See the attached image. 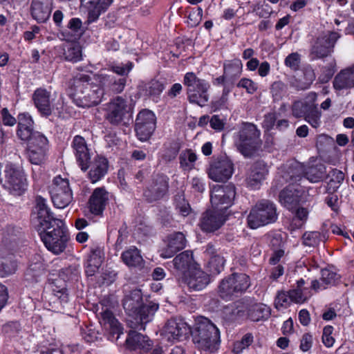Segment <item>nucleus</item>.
Returning a JSON list of instances; mask_svg holds the SVG:
<instances>
[{
  "label": "nucleus",
  "mask_w": 354,
  "mask_h": 354,
  "mask_svg": "<svg viewBox=\"0 0 354 354\" xmlns=\"http://www.w3.org/2000/svg\"><path fill=\"white\" fill-rule=\"evenodd\" d=\"M52 0H32L31 15L39 23L45 22L50 17Z\"/></svg>",
  "instance_id": "36"
},
{
  "label": "nucleus",
  "mask_w": 354,
  "mask_h": 354,
  "mask_svg": "<svg viewBox=\"0 0 354 354\" xmlns=\"http://www.w3.org/2000/svg\"><path fill=\"white\" fill-rule=\"evenodd\" d=\"M169 178L165 175H158L153 179L152 184L144 192V196L149 202H153L163 198L167 194Z\"/></svg>",
  "instance_id": "24"
},
{
  "label": "nucleus",
  "mask_w": 354,
  "mask_h": 354,
  "mask_svg": "<svg viewBox=\"0 0 354 354\" xmlns=\"http://www.w3.org/2000/svg\"><path fill=\"white\" fill-rule=\"evenodd\" d=\"M5 186L14 194L21 195L27 188V181L21 168L12 164L6 167Z\"/></svg>",
  "instance_id": "15"
},
{
  "label": "nucleus",
  "mask_w": 354,
  "mask_h": 354,
  "mask_svg": "<svg viewBox=\"0 0 354 354\" xmlns=\"http://www.w3.org/2000/svg\"><path fill=\"white\" fill-rule=\"evenodd\" d=\"M17 262L10 259H0V275L6 277L14 274L17 270Z\"/></svg>",
  "instance_id": "47"
},
{
  "label": "nucleus",
  "mask_w": 354,
  "mask_h": 354,
  "mask_svg": "<svg viewBox=\"0 0 354 354\" xmlns=\"http://www.w3.org/2000/svg\"><path fill=\"white\" fill-rule=\"evenodd\" d=\"M35 201L36 213H34L32 216V222L35 227L48 225V223L53 222L54 220L57 219L53 216L45 198L38 196Z\"/></svg>",
  "instance_id": "25"
},
{
  "label": "nucleus",
  "mask_w": 354,
  "mask_h": 354,
  "mask_svg": "<svg viewBox=\"0 0 354 354\" xmlns=\"http://www.w3.org/2000/svg\"><path fill=\"white\" fill-rule=\"evenodd\" d=\"M183 84L187 87V93L190 103L205 106L209 100V83L201 79L193 72L185 73Z\"/></svg>",
  "instance_id": "8"
},
{
  "label": "nucleus",
  "mask_w": 354,
  "mask_h": 354,
  "mask_svg": "<svg viewBox=\"0 0 354 354\" xmlns=\"http://www.w3.org/2000/svg\"><path fill=\"white\" fill-rule=\"evenodd\" d=\"M109 200V192L104 187H97L93 192L89 201L88 208L95 215H100L104 211Z\"/></svg>",
  "instance_id": "31"
},
{
  "label": "nucleus",
  "mask_w": 354,
  "mask_h": 354,
  "mask_svg": "<svg viewBox=\"0 0 354 354\" xmlns=\"http://www.w3.org/2000/svg\"><path fill=\"white\" fill-rule=\"evenodd\" d=\"M335 64H331L330 66L324 67L322 69V73L319 76V81L322 83L328 82L335 72Z\"/></svg>",
  "instance_id": "61"
},
{
  "label": "nucleus",
  "mask_w": 354,
  "mask_h": 354,
  "mask_svg": "<svg viewBox=\"0 0 354 354\" xmlns=\"http://www.w3.org/2000/svg\"><path fill=\"white\" fill-rule=\"evenodd\" d=\"M277 216L275 205L268 200H262L250 210L248 216V225L251 229H257L275 222Z\"/></svg>",
  "instance_id": "9"
},
{
  "label": "nucleus",
  "mask_w": 354,
  "mask_h": 354,
  "mask_svg": "<svg viewBox=\"0 0 354 354\" xmlns=\"http://www.w3.org/2000/svg\"><path fill=\"white\" fill-rule=\"evenodd\" d=\"M122 261L129 268L142 270L145 265V261L141 252L136 246H130L121 254Z\"/></svg>",
  "instance_id": "32"
},
{
  "label": "nucleus",
  "mask_w": 354,
  "mask_h": 354,
  "mask_svg": "<svg viewBox=\"0 0 354 354\" xmlns=\"http://www.w3.org/2000/svg\"><path fill=\"white\" fill-rule=\"evenodd\" d=\"M112 2L113 0H89L87 3L88 21H95L102 12L108 9Z\"/></svg>",
  "instance_id": "39"
},
{
  "label": "nucleus",
  "mask_w": 354,
  "mask_h": 354,
  "mask_svg": "<svg viewBox=\"0 0 354 354\" xmlns=\"http://www.w3.org/2000/svg\"><path fill=\"white\" fill-rule=\"evenodd\" d=\"M321 273V281L325 285L334 284L338 279L337 274L330 268L322 269Z\"/></svg>",
  "instance_id": "57"
},
{
  "label": "nucleus",
  "mask_w": 354,
  "mask_h": 354,
  "mask_svg": "<svg viewBox=\"0 0 354 354\" xmlns=\"http://www.w3.org/2000/svg\"><path fill=\"white\" fill-rule=\"evenodd\" d=\"M304 280L301 279L297 281V288L290 290L292 302L302 304L311 297V290L304 287Z\"/></svg>",
  "instance_id": "40"
},
{
  "label": "nucleus",
  "mask_w": 354,
  "mask_h": 354,
  "mask_svg": "<svg viewBox=\"0 0 354 354\" xmlns=\"http://www.w3.org/2000/svg\"><path fill=\"white\" fill-rule=\"evenodd\" d=\"M253 342V336L248 333L245 335L241 341L234 342L232 351L235 354H240L248 348Z\"/></svg>",
  "instance_id": "53"
},
{
  "label": "nucleus",
  "mask_w": 354,
  "mask_h": 354,
  "mask_svg": "<svg viewBox=\"0 0 354 354\" xmlns=\"http://www.w3.org/2000/svg\"><path fill=\"white\" fill-rule=\"evenodd\" d=\"M32 100L38 112L45 117L50 115L54 110L50 100V92L43 88H37Z\"/></svg>",
  "instance_id": "27"
},
{
  "label": "nucleus",
  "mask_w": 354,
  "mask_h": 354,
  "mask_svg": "<svg viewBox=\"0 0 354 354\" xmlns=\"http://www.w3.org/2000/svg\"><path fill=\"white\" fill-rule=\"evenodd\" d=\"M237 87L245 89L247 93L253 94L258 88L257 84L250 78H241L237 83Z\"/></svg>",
  "instance_id": "58"
},
{
  "label": "nucleus",
  "mask_w": 354,
  "mask_h": 354,
  "mask_svg": "<svg viewBox=\"0 0 354 354\" xmlns=\"http://www.w3.org/2000/svg\"><path fill=\"white\" fill-rule=\"evenodd\" d=\"M304 116H305V120L313 128L319 127L321 123V113L313 104Z\"/></svg>",
  "instance_id": "49"
},
{
  "label": "nucleus",
  "mask_w": 354,
  "mask_h": 354,
  "mask_svg": "<svg viewBox=\"0 0 354 354\" xmlns=\"http://www.w3.org/2000/svg\"><path fill=\"white\" fill-rule=\"evenodd\" d=\"M334 328L332 326H326L323 329L322 333V343L327 348H330L333 346L335 340L333 337Z\"/></svg>",
  "instance_id": "56"
},
{
  "label": "nucleus",
  "mask_w": 354,
  "mask_h": 354,
  "mask_svg": "<svg viewBox=\"0 0 354 354\" xmlns=\"http://www.w3.org/2000/svg\"><path fill=\"white\" fill-rule=\"evenodd\" d=\"M33 124L32 118L28 113H23L18 115L17 134L21 140L28 142L37 132L33 131Z\"/></svg>",
  "instance_id": "35"
},
{
  "label": "nucleus",
  "mask_w": 354,
  "mask_h": 354,
  "mask_svg": "<svg viewBox=\"0 0 354 354\" xmlns=\"http://www.w3.org/2000/svg\"><path fill=\"white\" fill-rule=\"evenodd\" d=\"M126 344L130 350H141L145 352L151 348L152 342L147 336L131 330L126 339Z\"/></svg>",
  "instance_id": "37"
},
{
  "label": "nucleus",
  "mask_w": 354,
  "mask_h": 354,
  "mask_svg": "<svg viewBox=\"0 0 354 354\" xmlns=\"http://www.w3.org/2000/svg\"><path fill=\"white\" fill-rule=\"evenodd\" d=\"M250 277L244 273H233L220 283L218 292L224 299H232L244 293L250 286Z\"/></svg>",
  "instance_id": "10"
},
{
  "label": "nucleus",
  "mask_w": 354,
  "mask_h": 354,
  "mask_svg": "<svg viewBox=\"0 0 354 354\" xmlns=\"http://www.w3.org/2000/svg\"><path fill=\"white\" fill-rule=\"evenodd\" d=\"M281 167L279 168L277 175L273 181V186L278 188L279 185H283V183H288L285 189L279 193V202L286 208L290 211H293L297 205L302 201L304 189L300 185L297 184L295 178L293 180L290 179V175L284 174V178L281 177L280 170Z\"/></svg>",
  "instance_id": "6"
},
{
  "label": "nucleus",
  "mask_w": 354,
  "mask_h": 354,
  "mask_svg": "<svg viewBox=\"0 0 354 354\" xmlns=\"http://www.w3.org/2000/svg\"><path fill=\"white\" fill-rule=\"evenodd\" d=\"M299 64L300 56L297 53H292L290 54L285 59L286 66L294 71L298 69Z\"/></svg>",
  "instance_id": "60"
},
{
  "label": "nucleus",
  "mask_w": 354,
  "mask_h": 354,
  "mask_svg": "<svg viewBox=\"0 0 354 354\" xmlns=\"http://www.w3.org/2000/svg\"><path fill=\"white\" fill-rule=\"evenodd\" d=\"M292 302L290 291L288 292H279L275 300H274V306L275 308L278 310H281L283 308H286L288 307L291 303Z\"/></svg>",
  "instance_id": "50"
},
{
  "label": "nucleus",
  "mask_w": 354,
  "mask_h": 354,
  "mask_svg": "<svg viewBox=\"0 0 354 354\" xmlns=\"http://www.w3.org/2000/svg\"><path fill=\"white\" fill-rule=\"evenodd\" d=\"M235 194V187L232 185H214L210 195L213 209L225 213L232 205Z\"/></svg>",
  "instance_id": "13"
},
{
  "label": "nucleus",
  "mask_w": 354,
  "mask_h": 354,
  "mask_svg": "<svg viewBox=\"0 0 354 354\" xmlns=\"http://www.w3.org/2000/svg\"><path fill=\"white\" fill-rule=\"evenodd\" d=\"M131 117L130 107L127 100L122 97H116L108 104L106 118L111 124H118Z\"/></svg>",
  "instance_id": "18"
},
{
  "label": "nucleus",
  "mask_w": 354,
  "mask_h": 354,
  "mask_svg": "<svg viewBox=\"0 0 354 354\" xmlns=\"http://www.w3.org/2000/svg\"><path fill=\"white\" fill-rule=\"evenodd\" d=\"M295 211V218L297 220L298 223H296V227H300L306 221L308 216V210L304 207H299L295 209L292 212Z\"/></svg>",
  "instance_id": "59"
},
{
  "label": "nucleus",
  "mask_w": 354,
  "mask_h": 354,
  "mask_svg": "<svg viewBox=\"0 0 354 354\" xmlns=\"http://www.w3.org/2000/svg\"><path fill=\"white\" fill-rule=\"evenodd\" d=\"M326 172V167L322 164L306 167L295 160L287 162L280 170L282 178H284L283 174L288 173L291 180L295 178V182L301 183H304L306 180L313 183L320 182L325 177Z\"/></svg>",
  "instance_id": "5"
},
{
  "label": "nucleus",
  "mask_w": 354,
  "mask_h": 354,
  "mask_svg": "<svg viewBox=\"0 0 354 354\" xmlns=\"http://www.w3.org/2000/svg\"><path fill=\"white\" fill-rule=\"evenodd\" d=\"M72 147L78 165L83 171H86L88 169V162L91 160V156L85 139L80 136H75L73 138Z\"/></svg>",
  "instance_id": "29"
},
{
  "label": "nucleus",
  "mask_w": 354,
  "mask_h": 354,
  "mask_svg": "<svg viewBox=\"0 0 354 354\" xmlns=\"http://www.w3.org/2000/svg\"><path fill=\"white\" fill-rule=\"evenodd\" d=\"M156 115L149 110L139 112L136 120L135 131L137 138L142 142L147 141L156 129Z\"/></svg>",
  "instance_id": "17"
},
{
  "label": "nucleus",
  "mask_w": 354,
  "mask_h": 354,
  "mask_svg": "<svg viewBox=\"0 0 354 354\" xmlns=\"http://www.w3.org/2000/svg\"><path fill=\"white\" fill-rule=\"evenodd\" d=\"M313 335L310 333H305L303 335L301 342H300V349L306 352L308 351L312 346H313Z\"/></svg>",
  "instance_id": "62"
},
{
  "label": "nucleus",
  "mask_w": 354,
  "mask_h": 354,
  "mask_svg": "<svg viewBox=\"0 0 354 354\" xmlns=\"http://www.w3.org/2000/svg\"><path fill=\"white\" fill-rule=\"evenodd\" d=\"M202 17L203 9L201 7H198L196 9L193 8L188 14L187 22L191 27H195L200 24Z\"/></svg>",
  "instance_id": "54"
},
{
  "label": "nucleus",
  "mask_w": 354,
  "mask_h": 354,
  "mask_svg": "<svg viewBox=\"0 0 354 354\" xmlns=\"http://www.w3.org/2000/svg\"><path fill=\"white\" fill-rule=\"evenodd\" d=\"M191 332L188 324L180 318L171 319L165 324L162 335L169 342L186 339Z\"/></svg>",
  "instance_id": "19"
},
{
  "label": "nucleus",
  "mask_w": 354,
  "mask_h": 354,
  "mask_svg": "<svg viewBox=\"0 0 354 354\" xmlns=\"http://www.w3.org/2000/svg\"><path fill=\"white\" fill-rule=\"evenodd\" d=\"M234 166L232 161L225 156L214 158L209 164L207 174L215 182H225L232 176Z\"/></svg>",
  "instance_id": "16"
},
{
  "label": "nucleus",
  "mask_w": 354,
  "mask_h": 354,
  "mask_svg": "<svg viewBox=\"0 0 354 354\" xmlns=\"http://www.w3.org/2000/svg\"><path fill=\"white\" fill-rule=\"evenodd\" d=\"M197 156L192 149H186L182 151L179 156L180 167L187 171L194 168Z\"/></svg>",
  "instance_id": "42"
},
{
  "label": "nucleus",
  "mask_w": 354,
  "mask_h": 354,
  "mask_svg": "<svg viewBox=\"0 0 354 354\" xmlns=\"http://www.w3.org/2000/svg\"><path fill=\"white\" fill-rule=\"evenodd\" d=\"M186 240L182 232H175L170 234L165 241V246L160 250V256L163 259H169L178 251L185 247Z\"/></svg>",
  "instance_id": "28"
},
{
  "label": "nucleus",
  "mask_w": 354,
  "mask_h": 354,
  "mask_svg": "<svg viewBox=\"0 0 354 354\" xmlns=\"http://www.w3.org/2000/svg\"><path fill=\"white\" fill-rule=\"evenodd\" d=\"M333 88L337 94L354 88V70L341 71L334 78Z\"/></svg>",
  "instance_id": "33"
},
{
  "label": "nucleus",
  "mask_w": 354,
  "mask_h": 354,
  "mask_svg": "<svg viewBox=\"0 0 354 354\" xmlns=\"http://www.w3.org/2000/svg\"><path fill=\"white\" fill-rule=\"evenodd\" d=\"M232 319H250L259 322L266 319L270 315V308L263 304H248L239 301L232 304L231 308Z\"/></svg>",
  "instance_id": "11"
},
{
  "label": "nucleus",
  "mask_w": 354,
  "mask_h": 354,
  "mask_svg": "<svg viewBox=\"0 0 354 354\" xmlns=\"http://www.w3.org/2000/svg\"><path fill=\"white\" fill-rule=\"evenodd\" d=\"M48 148L46 137L40 132L35 133L27 145V154L30 162L35 165L43 164L46 159Z\"/></svg>",
  "instance_id": "14"
},
{
  "label": "nucleus",
  "mask_w": 354,
  "mask_h": 354,
  "mask_svg": "<svg viewBox=\"0 0 354 354\" xmlns=\"http://www.w3.org/2000/svg\"><path fill=\"white\" fill-rule=\"evenodd\" d=\"M339 35L335 32H328L317 39L313 48V52L319 57H324L330 54Z\"/></svg>",
  "instance_id": "30"
},
{
  "label": "nucleus",
  "mask_w": 354,
  "mask_h": 354,
  "mask_svg": "<svg viewBox=\"0 0 354 354\" xmlns=\"http://www.w3.org/2000/svg\"><path fill=\"white\" fill-rule=\"evenodd\" d=\"M180 283L186 284L193 290H201L209 283V276L200 268L199 265L195 266L189 274H186Z\"/></svg>",
  "instance_id": "22"
},
{
  "label": "nucleus",
  "mask_w": 354,
  "mask_h": 354,
  "mask_svg": "<svg viewBox=\"0 0 354 354\" xmlns=\"http://www.w3.org/2000/svg\"><path fill=\"white\" fill-rule=\"evenodd\" d=\"M80 74L70 83L68 95L79 107L87 108L98 104L104 95V86L109 82V77L102 71L92 75Z\"/></svg>",
  "instance_id": "1"
},
{
  "label": "nucleus",
  "mask_w": 354,
  "mask_h": 354,
  "mask_svg": "<svg viewBox=\"0 0 354 354\" xmlns=\"http://www.w3.org/2000/svg\"><path fill=\"white\" fill-rule=\"evenodd\" d=\"M123 307L130 316L134 317L137 322L142 325L151 320L155 313L158 310L159 305L153 301H149L144 305L141 290L134 289L129 294L125 295L123 300ZM139 329L145 330V327L141 326Z\"/></svg>",
  "instance_id": "4"
},
{
  "label": "nucleus",
  "mask_w": 354,
  "mask_h": 354,
  "mask_svg": "<svg viewBox=\"0 0 354 354\" xmlns=\"http://www.w3.org/2000/svg\"><path fill=\"white\" fill-rule=\"evenodd\" d=\"M68 28L75 39L79 38L82 35V23L79 18H72L68 22Z\"/></svg>",
  "instance_id": "55"
},
{
  "label": "nucleus",
  "mask_w": 354,
  "mask_h": 354,
  "mask_svg": "<svg viewBox=\"0 0 354 354\" xmlns=\"http://www.w3.org/2000/svg\"><path fill=\"white\" fill-rule=\"evenodd\" d=\"M260 131L256 125L242 122L239 131L234 136V145L245 157L252 156L260 146Z\"/></svg>",
  "instance_id": "7"
},
{
  "label": "nucleus",
  "mask_w": 354,
  "mask_h": 354,
  "mask_svg": "<svg viewBox=\"0 0 354 354\" xmlns=\"http://www.w3.org/2000/svg\"><path fill=\"white\" fill-rule=\"evenodd\" d=\"M243 64L239 59L227 60L223 64V72L232 80L239 77L242 73Z\"/></svg>",
  "instance_id": "41"
},
{
  "label": "nucleus",
  "mask_w": 354,
  "mask_h": 354,
  "mask_svg": "<svg viewBox=\"0 0 354 354\" xmlns=\"http://www.w3.org/2000/svg\"><path fill=\"white\" fill-rule=\"evenodd\" d=\"M99 322L106 330L113 334H118L121 331V326L118 321L115 318L112 312L108 309L100 313Z\"/></svg>",
  "instance_id": "38"
},
{
  "label": "nucleus",
  "mask_w": 354,
  "mask_h": 354,
  "mask_svg": "<svg viewBox=\"0 0 354 354\" xmlns=\"http://www.w3.org/2000/svg\"><path fill=\"white\" fill-rule=\"evenodd\" d=\"M204 257L207 261L205 267L209 274L216 275L223 270L226 260L223 253L218 252L212 244L206 246Z\"/></svg>",
  "instance_id": "20"
},
{
  "label": "nucleus",
  "mask_w": 354,
  "mask_h": 354,
  "mask_svg": "<svg viewBox=\"0 0 354 354\" xmlns=\"http://www.w3.org/2000/svg\"><path fill=\"white\" fill-rule=\"evenodd\" d=\"M133 66L131 62H127L125 64L113 62L109 65V69L118 75H126L132 70Z\"/></svg>",
  "instance_id": "51"
},
{
  "label": "nucleus",
  "mask_w": 354,
  "mask_h": 354,
  "mask_svg": "<svg viewBox=\"0 0 354 354\" xmlns=\"http://www.w3.org/2000/svg\"><path fill=\"white\" fill-rule=\"evenodd\" d=\"M268 173L267 167L263 162L254 163L246 178L247 186L252 189H259L261 181L265 179Z\"/></svg>",
  "instance_id": "34"
},
{
  "label": "nucleus",
  "mask_w": 354,
  "mask_h": 354,
  "mask_svg": "<svg viewBox=\"0 0 354 354\" xmlns=\"http://www.w3.org/2000/svg\"><path fill=\"white\" fill-rule=\"evenodd\" d=\"M37 261L34 264H31L28 268L26 272V276L31 275L32 272H35V273L33 274L32 275L34 277H36L41 273L43 270V264L42 262L41 261V257L39 256H37Z\"/></svg>",
  "instance_id": "63"
},
{
  "label": "nucleus",
  "mask_w": 354,
  "mask_h": 354,
  "mask_svg": "<svg viewBox=\"0 0 354 354\" xmlns=\"http://www.w3.org/2000/svg\"><path fill=\"white\" fill-rule=\"evenodd\" d=\"M103 261L102 257L96 252H93L87 261L86 273L88 276H92L98 270Z\"/></svg>",
  "instance_id": "45"
},
{
  "label": "nucleus",
  "mask_w": 354,
  "mask_h": 354,
  "mask_svg": "<svg viewBox=\"0 0 354 354\" xmlns=\"http://www.w3.org/2000/svg\"><path fill=\"white\" fill-rule=\"evenodd\" d=\"M50 194L54 206L59 209L65 208L73 201V193L68 180L60 176L54 178Z\"/></svg>",
  "instance_id": "12"
},
{
  "label": "nucleus",
  "mask_w": 354,
  "mask_h": 354,
  "mask_svg": "<svg viewBox=\"0 0 354 354\" xmlns=\"http://www.w3.org/2000/svg\"><path fill=\"white\" fill-rule=\"evenodd\" d=\"M192 335L193 342L199 350L208 353L218 351L221 342L220 331L209 319L198 317L195 319Z\"/></svg>",
  "instance_id": "2"
},
{
  "label": "nucleus",
  "mask_w": 354,
  "mask_h": 354,
  "mask_svg": "<svg viewBox=\"0 0 354 354\" xmlns=\"http://www.w3.org/2000/svg\"><path fill=\"white\" fill-rule=\"evenodd\" d=\"M46 249L54 254L64 251L68 241L67 228L62 219L35 227Z\"/></svg>",
  "instance_id": "3"
},
{
  "label": "nucleus",
  "mask_w": 354,
  "mask_h": 354,
  "mask_svg": "<svg viewBox=\"0 0 354 354\" xmlns=\"http://www.w3.org/2000/svg\"><path fill=\"white\" fill-rule=\"evenodd\" d=\"M66 59L72 62H77L82 60V48L76 44H71L65 51Z\"/></svg>",
  "instance_id": "48"
},
{
  "label": "nucleus",
  "mask_w": 354,
  "mask_h": 354,
  "mask_svg": "<svg viewBox=\"0 0 354 354\" xmlns=\"http://www.w3.org/2000/svg\"><path fill=\"white\" fill-rule=\"evenodd\" d=\"M277 120V115L274 112L268 113L265 115L263 122V127L269 131L273 128Z\"/></svg>",
  "instance_id": "64"
},
{
  "label": "nucleus",
  "mask_w": 354,
  "mask_h": 354,
  "mask_svg": "<svg viewBox=\"0 0 354 354\" xmlns=\"http://www.w3.org/2000/svg\"><path fill=\"white\" fill-rule=\"evenodd\" d=\"M229 93L230 90L227 88H224L223 90L222 95L219 97L215 98L212 101L211 107L214 111L228 109Z\"/></svg>",
  "instance_id": "46"
},
{
  "label": "nucleus",
  "mask_w": 354,
  "mask_h": 354,
  "mask_svg": "<svg viewBox=\"0 0 354 354\" xmlns=\"http://www.w3.org/2000/svg\"><path fill=\"white\" fill-rule=\"evenodd\" d=\"M313 104V103H307L301 100L295 102L292 107L293 115L296 118L303 117Z\"/></svg>",
  "instance_id": "52"
},
{
  "label": "nucleus",
  "mask_w": 354,
  "mask_h": 354,
  "mask_svg": "<svg viewBox=\"0 0 354 354\" xmlns=\"http://www.w3.org/2000/svg\"><path fill=\"white\" fill-rule=\"evenodd\" d=\"M140 90L149 97H158L164 89L163 84L158 80H152L140 86Z\"/></svg>",
  "instance_id": "43"
},
{
  "label": "nucleus",
  "mask_w": 354,
  "mask_h": 354,
  "mask_svg": "<svg viewBox=\"0 0 354 354\" xmlns=\"http://www.w3.org/2000/svg\"><path fill=\"white\" fill-rule=\"evenodd\" d=\"M88 178L92 183L100 180L107 174L109 160L103 156L97 155L89 162H88Z\"/></svg>",
  "instance_id": "26"
},
{
  "label": "nucleus",
  "mask_w": 354,
  "mask_h": 354,
  "mask_svg": "<svg viewBox=\"0 0 354 354\" xmlns=\"http://www.w3.org/2000/svg\"><path fill=\"white\" fill-rule=\"evenodd\" d=\"M227 215L214 209L206 211L202 216L200 227L203 231L212 232L219 229L225 222Z\"/></svg>",
  "instance_id": "23"
},
{
  "label": "nucleus",
  "mask_w": 354,
  "mask_h": 354,
  "mask_svg": "<svg viewBox=\"0 0 354 354\" xmlns=\"http://www.w3.org/2000/svg\"><path fill=\"white\" fill-rule=\"evenodd\" d=\"M174 273L178 281L192 271L195 266H198L191 251L187 250L178 254L172 261Z\"/></svg>",
  "instance_id": "21"
},
{
  "label": "nucleus",
  "mask_w": 354,
  "mask_h": 354,
  "mask_svg": "<svg viewBox=\"0 0 354 354\" xmlns=\"http://www.w3.org/2000/svg\"><path fill=\"white\" fill-rule=\"evenodd\" d=\"M304 245L309 247H315L319 244L320 242H324L326 237L324 234L319 232H306L302 236Z\"/></svg>",
  "instance_id": "44"
}]
</instances>
